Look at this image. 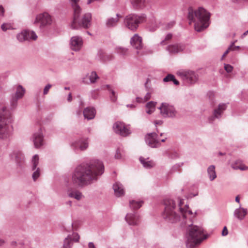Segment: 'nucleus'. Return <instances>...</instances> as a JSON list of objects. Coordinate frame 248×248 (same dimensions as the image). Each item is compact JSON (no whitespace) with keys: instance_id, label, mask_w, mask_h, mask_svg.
I'll list each match as a JSON object with an SVG mask.
<instances>
[{"instance_id":"obj_14","label":"nucleus","mask_w":248,"mask_h":248,"mask_svg":"<svg viewBox=\"0 0 248 248\" xmlns=\"http://www.w3.org/2000/svg\"><path fill=\"white\" fill-rule=\"evenodd\" d=\"M113 128L116 134L124 137L127 136L130 134V130L125 126L123 122H117L115 123Z\"/></svg>"},{"instance_id":"obj_54","label":"nucleus","mask_w":248,"mask_h":248,"mask_svg":"<svg viewBox=\"0 0 248 248\" xmlns=\"http://www.w3.org/2000/svg\"><path fill=\"white\" fill-rule=\"evenodd\" d=\"M89 248H96L93 242H89L88 243Z\"/></svg>"},{"instance_id":"obj_35","label":"nucleus","mask_w":248,"mask_h":248,"mask_svg":"<svg viewBox=\"0 0 248 248\" xmlns=\"http://www.w3.org/2000/svg\"><path fill=\"white\" fill-rule=\"evenodd\" d=\"M32 170H35L39 164V156L37 155H35L32 158Z\"/></svg>"},{"instance_id":"obj_15","label":"nucleus","mask_w":248,"mask_h":248,"mask_svg":"<svg viewBox=\"0 0 248 248\" xmlns=\"http://www.w3.org/2000/svg\"><path fill=\"white\" fill-rule=\"evenodd\" d=\"M130 44L132 47L137 50V54L138 55H143V53H140L139 51L143 48V44L142 43L141 37L138 34H135L131 38Z\"/></svg>"},{"instance_id":"obj_17","label":"nucleus","mask_w":248,"mask_h":248,"mask_svg":"<svg viewBox=\"0 0 248 248\" xmlns=\"http://www.w3.org/2000/svg\"><path fill=\"white\" fill-rule=\"evenodd\" d=\"M125 219L130 225L137 226L140 222V216L136 212L127 214L125 217Z\"/></svg>"},{"instance_id":"obj_10","label":"nucleus","mask_w":248,"mask_h":248,"mask_svg":"<svg viewBox=\"0 0 248 248\" xmlns=\"http://www.w3.org/2000/svg\"><path fill=\"white\" fill-rule=\"evenodd\" d=\"M160 113L164 117H174L176 116V111L175 108L166 103H162L159 108Z\"/></svg>"},{"instance_id":"obj_32","label":"nucleus","mask_w":248,"mask_h":248,"mask_svg":"<svg viewBox=\"0 0 248 248\" xmlns=\"http://www.w3.org/2000/svg\"><path fill=\"white\" fill-rule=\"evenodd\" d=\"M156 102L154 101H150L147 103L146 105V113L151 114L155 110V106Z\"/></svg>"},{"instance_id":"obj_4","label":"nucleus","mask_w":248,"mask_h":248,"mask_svg":"<svg viewBox=\"0 0 248 248\" xmlns=\"http://www.w3.org/2000/svg\"><path fill=\"white\" fill-rule=\"evenodd\" d=\"M189 228L187 230L186 245L188 248H193L196 245L200 244L205 237H203V230L202 227L192 226L191 219H186L184 222Z\"/></svg>"},{"instance_id":"obj_33","label":"nucleus","mask_w":248,"mask_h":248,"mask_svg":"<svg viewBox=\"0 0 248 248\" xmlns=\"http://www.w3.org/2000/svg\"><path fill=\"white\" fill-rule=\"evenodd\" d=\"M142 201H131L129 202L130 207L133 210H137L140 208L142 204Z\"/></svg>"},{"instance_id":"obj_56","label":"nucleus","mask_w":248,"mask_h":248,"mask_svg":"<svg viewBox=\"0 0 248 248\" xmlns=\"http://www.w3.org/2000/svg\"><path fill=\"white\" fill-rule=\"evenodd\" d=\"M72 99V94L71 93H69L68 96L67 100L69 102H71Z\"/></svg>"},{"instance_id":"obj_51","label":"nucleus","mask_w":248,"mask_h":248,"mask_svg":"<svg viewBox=\"0 0 248 248\" xmlns=\"http://www.w3.org/2000/svg\"><path fill=\"white\" fill-rule=\"evenodd\" d=\"M228 232L227 228L226 226L224 227L223 230L222 231V236H226L228 234Z\"/></svg>"},{"instance_id":"obj_25","label":"nucleus","mask_w":248,"mask_h":248,"mask_svg":"<svg viewBox=\"0 0 248 248\" xmlns=\"http://www.w3.org/2000/svg\"><path fill=\"white\" fill-rule=\"evenodd\" d=\"M130 2L132 7L135 9H142L146 5V0H130Z\"/></svg>"},{"instance_id":"obj_57","label":"nucleus","mask_w":248,"mask_h":248,"mask_svg":"<svg viewBox=\"0 0 248 248\" xmlns=\"http://www.w3.org/2000/svg\"><path fill=\"white\" fill-rule=\"evenodd\" d=\"M5 243V241L0 238V246H3Z\"/></svg>"},{"instance_id":"obj_47","label":"nucleus","mask_w":248,"mask_h":248,"mask_svg":"<svg viewBox=\"0 0 248 248\" xmlns=\"http://www.w3.org/2000/svg\"><path fill=\"white\" fill-rule=\"evenodd\" d=\"M52 87V85L50 84H47L44 88V90H43V94L44 95H46L48 93V91L49 90V89L51 88V87Z\"/></svg>"},{"instance_id":"obj_58","label":"nucleus","mask_w":248,"mask_h":248,"mask_svg":"<svg viewBox=\"0 0 248 248\" xmlns=\"http://www.w3.org/2000/svg\"><path fill=\"white\" fill-rule=\"evenodd\" d=\"M162 124V121H158L155 122V125L161 124Z\"/></svg>"},{"instance_id":"obj_34","label":"nucleus","mask_w":248,"mask_h":248,"mask_svg":"<svg viewBox=\"0 0 248 248\" xmlns=\"http://www.w3.org/2000/svg\"><path fill=\"white\" fill-rule=\"evenodd\" d=\"M163 80L164 82L171 81L176 85L179 84V82L175 79L174 76L171 74H168L165 78H164Z\"/></svg>"},{"instance_id":"obj_22","label":"nucleus","mask_w":248,"mask_h":248,"mask_svg":"<svg viewBox=\"0 0 248 248\" xmlns=\"http://www.w3.org/2000/svg\"><path fill=\"white\" fill-rule=\"evenodd\" d=\"M72 146L75 149L84 151L87 149L89 146L88 139L78 140L74 142Z\"/></svg>"},{"instance_id":"obj_5","label":"nucleus","mask_w":248,"mask_h":248,"mask_svg":"<svg viewBox=\"0 0 248 248\" xmlns=\"http://www.w3.org/2000/svg\"><path fill=\"white\" fill-rule=\"evenodd\" d=\"M81 8L74 12L73 19L71 24V28L78 30L81 28L89 29L92 25V16L91 13H87L80 16Z\"/></svg>"},{"instance_id":"obj_38","label":"nucleus","mask_w":248,"mask_h":248,"mask_svg":"<svg viewBox=\"0 0 248 248\" xmlns=\"http://www.w3.org/2000/svg\"><path fill=\"white\" fill-rule=\"evenodd\" d=\"M71 3L72 7L73 9V11L75 12L78 10L81 9V8L78 4V2L80 0H69Z\"/></svg>"},{"instance_id":"obj_41","label":"nucleus","mask_w":248,"mask_h":248,"mask_svg":"<svg viewBox=\"0 0 248 248\" xmlns=\"http://www.w3.org/2000/svg\"><path fill=\"white\" fill-rule=\"evenodd\" d=\"M1 28L2 30L4 31H5L8 30L13 29L11 24L7 23L2 24L1 26Z\"/></svg>"},{"instance_id":"obj_40","label":"nucleus","mask_w":248,"mask_h":248,"mask_svg":"<svg viewBox=\"0 0 248 248\" xmlns=\"http://www.w3.org/2000/svg\"><path fill=\"white\" fill-rule=\"evenodd\" d=\"M231 166L234 170H245L246 169V167L242 166L241 165H238L236 162L232 163Z\"/></svg>"},{"instance_id":"obj_49","label":"nucleus","mask_w":248,"mask_h":248,"mask_svg":"<svg viewBox=\"0 0 248 248\" xmlns=\"http://www.w3.org/2000/svg\"><path fill=\"white\" fill-rule=\"evenodd\" d=\"M175 24L174 21H171L170 23H168L165 27V28L166 29H170Z\"/></svg>"},{"instance_id":"obj_59","label":"nucleus","mask_w":248,"mask_h":248,"mask_svg":"<svg viewBox=\"0 0 248 248\" xmlns=\"http://www.w3.org/2000/svg\"><path fill=\"white\" fill-rule=\"evenodd\" d=\"M235 201L236 202L239 203L240 202V198L238 196L235 197Z\"/></svg>"},{"instance_id":"obj_48","label":"nucleus","mask_w":248,"mask_h":248,"mask_svg":"<svg viewBox=\"0 0 248 248\" xmlns=\"http://www.w3.org/2000/svg\"><path fill=\"white\" fill-rule=\"evenodd\" d=\"M113 56L112 55H104V57L102 58V59L106 61L107 60H110L112 59Z\"/></svg>"},{"instance_id":"obj_27","label":"nucleus","mask_w":248,"mask_h":248,"mask_svg":"<svg viewBox=\"0 0 248 248\" xmlns=\"http://www.w3.org/2000/svg\"><path fill=\"white\" fill-rule=\"evenodd\" d=\"M147 81L145 83V87L146 88V90L148 91V93L146 94L145 96L143 98H141L139 97H137L136 98V101L138 103H144L148 100H149L151 97V93L153 91L152 89L148 88L147 86Z\"/></svg>"},{"instance_id":"obj_21","label":"nucleus","mask_w":248,"mask_h":248,"mask_svg":"<svg viewBox=\"0 0 248 248\" xmlns=\"http://www.w3.org/2000/svg\"><path fill=\"white\" fill-rule=\"evenodd\" d=\"M185 46L181 44H176L174 45H170L166 48L170 54H175L181 52L184 50Z\"/></svg>"},{"instance_id":"obj_24","label":"nucleus","mask_w":248,"mask_h":248,"mask_svg":"<svg viewBox=\"0 0 248 248\" xmlns=\"http://www.w3.org/2000/svg\"><path fill=\"white\" fill-rule=\"evenodd\" d=\"M247 214V209L240 206L236 209L233 213L234 216L239 220H243Z\"/></svg>"},{"instance_id":"obj_53","label":"nucleus","mask_w":248,"mask_h":248,"mask_svg":"<svg viewBox=\"0 0 248 248\" xmlns=\"http://www.w3.org/2000/svg\"><path fill=\"white\" fill-rule=\"evenodd\" d=\"M5 10L2 5H0V16H3L4 15Z\"/></svg>"},{"instance_id":"obj_1","label":"nucleus","mask_w":248,"mask_h":248,"mask_svg":"<svg viewBox=\"0 0 248 248\" xmlns=\"http://www.w3.org/2000/svg\"><path fill=\"white\" fill-rule=\"evenodd\" d=\"M104 170L102 161L95 159L77 166L71 175V183L75 186L83 187L96 182Z\"/></svg>"},{"instance_id":"obj_45","label":"nucleus","mask_w":248,"mask_h":248,"mask_svg":"<svg viewBox=\"0 0 248 248\" xmlns=\"http://www.w3.org/2000/svg\"><path fill=\"white\" fill-rule=\"evenodd\" d=\"M233 69V67L231 65L229 64H224V69L227 73H229L232 72Z\"/></svg>"},{"instance_id":"obj_55","label":"nucleus","mask_w":248,"mask_h":248,"mask_svg":"<svg viewBox=\"0 0 248 248\" xmlns=\"http://www.w3.org/2000/svg\"><path fill=\"white\" fill-rule=\"evenodd\" d=\"M234 44H233V46L232 47V51H235V50H236L237 49H238L239 48V46H235L234 45Z\"/></svg>"},{"instance_id":"obj_52","label":"nucleus","mask_w":248,"mask_h":248,"mask_svg":"<svg viewBox=\"0 0 248 248\" xmlns=\"http://www.w3.org/2000/svg\"><path fill=\"white\" fill-rule=\"evenodd\" d=\"M77 230V227L76 225L74 223H72L71 225V227H70L69 230H67V231L69 232V231H70L71 230L73 231V230Z\"/></svg>"},{"instance_id":"obj_43","label":"nucleus","mask_w":248,"mask_h":248,"mask_svg":"<svg viewBox=\"0 0 248 248\" xmlns=\"http://www.w3.org/2000/svg\"><path fill=\"white\" fill-rule=\"evenodd\" d=\"M71 236L73 242H78L79 241L80 236L78 233L73 232Z\"/></svg>"},{"instance_id":"obj_62","label":"nucleus","mask_w":248,"mask_h":248,"mask_svg":"<svg viewBox=\"0 0 248 248\" xmlns=\"http://www.w3.org/2000/svg\"><path fill=\"white\" fill-rule=\"evenodd\" d=\"M66 204L69 205V206H72V202L71 201H68L67 202H66Z\"/></svg>"},{"instance_id":"obj_11","label":"nucleus","mask_w":248,"mask_h":248,"mask_svg":"<svg viewBox=\"0 0 248 248\" xmlns=\"http://www.w3.org/2000/svg\"><path fill=\"white\" fill-rule=\"evenodd\" d=\"M16 38L20 42L26 41L36 40L37 36L33 31L25 30L16 35Z\"/></svg>"},{"instance_id":"obj_12","label":"nucleus","mask_w":248,"mask_h":248,"mask_svg":"<svg viewBox=\"0 0 248 248\" xmlns=\"http://www.w3.org/2000/svg\"><path fill=\"white\" fill-rule=\"evenodd\" d=\"M25 92V90L22 86L18 85L17 86L16 93L12 95L10 100L12 109L16 108L18 100L24 96Z\"/></svg>"},{"instance_id":"obj_16","label":"nucleus","mask_w":248,"mask_h":248,"mask_svg":"<svg viewBox=\"0 0 248 248\" xmlns=\"http://www.w3.org/2000/svg\"><path fill=\"white\" fill-rule=\"evenodd\" d=\"M227 107V104L220 103L217 107L214 109L213 113V115L209 118L210 122H212L216 119H219L221 118L223 112Z\"/></svg>"},{"instance_id":"obj_23","label":"nucleus","mask_w":248,"mask_h":248,"mask_svg":"<svg viewBox=\"0 0 248 248\" xmlns=\"http://www.w3.org/2000/svg\"><path fill=\"white\" fill-rule=\"evenodd\" d=\"M83 113L85 119L90 120L94 118L96 111L93 108L87 107L84 108Z\"/></svg>"},{"instance_id":"obj_6","label":"nucleus","mask_w":248,"mask_h":248,"mask_svg":"<svg viewBox=\"0 0 248 248\" xmlns=\"http://www.w3.org/2000/svg\"><path fill=\"white\" fill-rule=\"evenodd\" d=\"M11 113L6 108H3L2 112L0 114V140L7 139L10 135L12 126Z\"/></svg>"},{"instance_id":"obj_60","label":"nucleus","mask_w":248,"mask_h":248,"mask_svg":"<svg viewBox=\"0 0 248 248\" xmlns=\"http://www.w3.org/2000/svg\"><path fill=\"white\" fill-rule=\"evenodd\" d=\"M248 33V30L245 31L243 34H242V37H245L246 35H247Z\"/></svg>"},{"instance_id":"obj_50","label":"nucleus","mask_w":248,"mask_h":248,"mask_svg":"<svg viewBox=\"0 0 248 248\" xmlns=\"http://www.w3.org/2000/svg\"><path fill=\"white\" fill-rule=\"evenodd\" d=\"M119 49H120V51H118V52L121 53L123 55L125 54L128 51V49L127 48L124 47H120L119 48Z\"/></svg>"},{"instance_id":"obj_9","label":"nucleus","mask_w":248,"mask_h":248,"mask_svg":"<svg viewBox=\"0 0 248 248\" xmlns=\"http://www.w3.org/2000/svg\"><path fill=\"white\" fill-rule=\"evenodd\" d=\"M40 24V28L41 29L49 25L52 23V19L50 15L46 12L38 14L36 16L34 24Z\"/></svg>"},{"instance_id":"obj_7","label":"nucleus","mask_w":248,"mask_h":248,"mask_svg":"<svg viewBox=\"0 0 248 248\" xmlns=\"http://www.w3.org/2000/svg\"><path fill=\"white\" fill-rule=\"evenodd\" d=\"M146 17L144 14L140 15L130 14L125 17L124 22L126 27L129 30L135 31L138 28L139 24L145 21Z\"/></svg>"},{"instance_id":"obj_37","label":"nucleus","mask_w":248,"mask_h":248,"mask_svg":"<svg viewBox=\"0 0 248 248\" xmlns=\"http://www.w3.org/2000/svg\"><path fill=\"white\" fill-rule=\"evenodd\" d=\"M107 89L111 93L110 95V99L113 102H115L117 100V96L115 94V92L111 88L110 86L109 85H106Z\"/></svg>"},{"instance_id":"obj_31","label":"nucleus","mask_w":248,"mask_h":248,"mask_svg":"<svg viewBox=\"0 0 248 248\" xmlns=\"http://www.w3.org/2000/svg\"><path fill=\"white\" fill-rule=\"evenodd\" d=\"M73 246V241L71 234H69L64 239L62 248H71Z\"/></svg>"},{"instance_id":"obj_2","label":"nucleus","mask_w":248,"mask_h":248,"mask_svg":"<svg viewBox=\"0 0 248 248\" xmlns=\"http://www.w3.org/2000/svg\"><path fill=\"white\" fill-rule=\"evenodd\" d=\"M184 200L178 198L175 200L166 199L164 201L165 210L163 214L164 219L171 223H175L180 220V214L185 219L187 214L191 215L187 205H184Z\"/></svg>"},{"instance_id":"obj_36","label":"nucleus","mask_w":248,"mask_h":248,"mask_svg":"<svg viewBox=\"0 0 248 248\" xmlns=\"http://www.w3.org/2000/svg\"><path fill=\"white\" fill-rule=\"evenodd\" d=\"M124 156V152L123 149L119 148L116 150L115 155V158L116 159H122Z\"/></svg>"},{"instance_id":"obj_63","label":"nucleus","mask_w":248,"mask_h":248,"mask_svg":"<svg viewBox=\"0 0 248 248\" xmlns=\"http://www.w3.org/2000/svg\"><path fill=\"white\" fill-rule=\"evenodd\" d=\"M127 107H130V108H133V107H134V105H132V104H131V105H127Z\"/></svg>"},{"instance_id":"obj_42","label":"nucleus","mask_w":248,"mask_h":248,"mask_svg":"<svg viewBox=\"0 0 248 248\" xmlns=\"http://www.w3.org/2000/svg\"><path fill=\"white\" fill-rule=\"evenodd\" d=\"M40 174V170L39 168H38L32 174V177L34 181H36V180L39 177Z\"/></svg>"},{"instance_id":"obj_44","label":"nucleus","mask_w":248,"mask_h":248,"mask_svg":"<svg viewBox=\"0 0 248 248\" xmlns=\"http://www.w3.org/2000/svg\"><path fill=\"white\" fill-rule=\"evenodd\" d=\"M234 44V42L232 43V44L229 46V47L228 48V49L225 51V52L224 53V54L222 56V57H221V60H223L224 58L228 54V53L230 51H232L231 50L232 49V47L233 46V44Z\"/></svg>"},{"instance_id":"obj_39","label":"nucleus","mask_w":248,"mask_h":248,"mask_svg":"<svg viewBox=\"0 0 248 248\" xmlns=\"http://www.w3.org/2000/svg\"><path fill=\"white\" fill-rule=\"evenodd\" d=\"M97 78H98V77L95 72H92L90 74L89 79L91 83H94Z\"/></svg>"},{"instance_id":"obj_28","label":"nucleus","mask_w":248,"mask_h":248,"mask_svg":"<svg viewBox=\"0 0 248 248\" xmlns=\"http://www.w3.org/2000/svg\"><path fill=\"white\" fill-rule=\"evenodd\" d=\"M139 160L143 166L146 169H151L155 165L154 162L152 160H149L148 158H145L142 156H140Z\"/></svg>"},{"instance_id":"obj_18","label":"nucleus","mask_w":248,"mask_h":248,"mask_svg":"<svg viewBox=\"0 0 248 248\" xmlns=\"http://www.w3.org/2000/svg\"><path fill=\"white\" fill-rule=\"evenodd\" d=\"M70 47L74 51L79 50L83 45V41L81 37L75 36L71 38L70 40Z\"/></svg>"},{"instance_id":"obj_46","label":"nucleus","mask_w":248,"mask_h":248,"mask_svg":"<svg viewBox=\"0 0 248 248\" xmlns=\"http://www.w3.org/2000/svg\"><path fill=\"white\" fill-rule=\"evenodd\" d=\"M172 35L171 33H168V34H167L166 36H165L164 40H162L160 42V45H164L165 42L166 41L169 40L170 39L172 38Z\"/></svg>"},{"instance_id":"obj_30","label":"nucleus","mask_w":248,"mask_h":248,"mask_svg":"<svg viewBox=\"0 0 248 248\" xmlns=\"http://www.w3.org/2000/svg\"><path fill=\"white\" fill-rule=\"evenodd\" d=\"M207 172L210 181H212L216 178L217 174L214 165H211L208 168Z\"/></svg>"},{"instance_id":"obj_61","label":"nucleus","mask_w":248,"mask_h":248,"mask_svg":"<svg viewBox=\"0 0 248 248\" xmlns=\"http://www.w3.org/2000/svg\"><path fill=\"white\" fill-rule=\"evenodd\" d=\"M179 157V155L177 153H174V158H177Z\"/></svg>"},{"instance_id":"obj_13","label":"nucleus","mask_w":248,"mask_h":248,"mask_svg":"<svg viewBox=\"0 0 248 248\" xmlns=\"http://www.w3.org/2000/svg\"><path fill=\"white\" fill-rule=\"evenodd\" d=\"M145 140L146 144L151 148H158L161 145L159 140L157 139V135L155 132L147 134Z\"/></svg>"},{"instance_id":"obj_29","label":"nucleus","mask_w":248,"mask_h":248,"mask_svg":"<svg viewBox=\"0 0 248 248\" xmlns=\"http://www.w3.org/2000/svg\"><path fill=\"white\" fill-rule=\"evenodd\" d=\"M119 17H121V16L119 14H117L116 17H111L108 19L106 22L107 27L110 28L116 26L119 21Z\"/></svg>"},{"instance_id":"obj_3","label":"nucleus","mask_w":248,"mask_h":248,"mask_svg":"<svg viewBox=\"0 0 248 248\" xmlns=\"http://www.w3.org/2000/svg\"><path fill=\"white\" fill-rule=\"evenodd\" d=\"M188 11L189 24L193 23L194 29L197 31H202L209 26L210 15L205 9L199 7L194 10L189 7Z\"/></svg>"},{"instance_id":"obj_64","label":"nucleus","mask_w":248,"mask_h":248,"mask_svg":"<svg viewBox=\"0 0 248 248\" xmlns=\"http://www.w3.org/2000/svg\"><path fill=\"white\" fill-rule=\"evenodd\" d=\"M64 89L65 90H69L70 89V88L69 87H64Z\"/></svg>"},{"instance_id":"obj_19","label":"nucleus","mask_w":248,"mask_h":248,"mask_svg":"<svg viewBox=\"0 0 248 248\" xmlns=\"http://www.w3.org/2000/svg\"><path fill=\"white\" fill-rule=\"evenodd\" d=\"M32 139L35 148H39L43 145L44 136L41 128L33 135Z\"/></svg>"},{"instance_id":"obj_26","label":"nucleus","mask_w":248,"mask_h":248,"mask_svg":"<svg viewBox=\"0 0 248 248\" xmlns=\"http://www.w3.org/2000/svg\"><path fill=\"white\" fill-rule=\"evenodd\" d=\"M113 189L114 191L115 195L117 197H121L124 195V190L123 186L120 183H116L113 185Z\"/></svg>"},{"instance_id":"obj_20","label":"nucleus","mask_w":248,"mask_h":248,"mask_svg":"<svg viewBox=\"0 0 248 248\" xmlns=\"http://www.w3.org/2000/svg\"><path fill=\"white\" fill-rule=\"evenodd\" d=\"M66 193L68 197L75 199L78 201H81L84 198L82 193L75 188L68 189Z\"/></svg>"},{"instance_id":"obj_8","label":"nucleus","mask_w":248,"mask_h":248,"mask_svg":"<svg viewBox=\"0 0 248 248\" xmlns=\"http://www.w3.org/2000/svg\"><path fill=\"white\" fill-rule=\"evenodd\" d=\"M183 81L186 84L195 83L198 79V76L192 71H182L177 73Z\"/></svg>"}]
</instances>
